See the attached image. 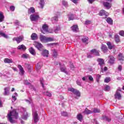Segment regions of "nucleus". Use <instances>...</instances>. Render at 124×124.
I'll return each mask as SVG.
<instances>
[{
    "label": "nucleus",
    "mask_w": 124,
    "mask_h": 124,
    "mask_svg": "<svg viewBox=\"0 0 124 124\" xmlns=\"http://www.w3.org/2000/svg\"><path fill=\"white\" fill-rule=\"evenodd\" d=\"M18 119V113L16 111V109L13 110L8 114V121L11 123V124H15L16 121L13 120V118Z\"/></svg>",
    "instance_id": "f257e3e1"
},
{
    "label": "nucleus",
    "mask_w": 124,
    "mask_h": 124,
    "mask_svg": "<svg viewBox=\"0 0 124 124\" xmlns=\"http://www.w3.org/2000/svg\"><path fill=\"white\" fill-rule=\"evenodd\" d=\"M40 40L42 43H47V42H52V41H54V38L40 35Z\"/></svg>",
    "instance_id": "f03ea898"
},
{
    "label": "nucleus",
    "mask_w": 124,
    "mask_h": 124,
    "mask_svg": "<svg viewBox=\"0 0 124 124\" xmlns=\"http://www.w3.org/2000/svg\"><path fill=\"white\" fill-rule=\"evenodd\" d=\"M68 92H71L74 93V94H75L77 96H78V97H80L81 96V93L78 90H77L76 89H74L73 88H70L68 89Z\"/></svg>",
    "instance_id": "7ed1b4c3"
},
{
    "label": "nucleus",
    "mask_w": 124,
    "mask_h": 124,
    "mask_svg": "<svg viewBox=\"0 0 124 124\" xmlns=\"http://www.w3.org/2000/svg\"><path fill=\"white\" fill-rule=\"evenodd\" d=\"M121 89H118L115 94H114V98H115V99H118V100H121V99H122V94H121V93H120V92H121Z\"/></svg>",
    "instance_id": "20e7f679"
},
{
    "label": "nucleus",
    "mask_w": 124,
    "mask_h": 124,
    "mask_svg": "<svg viewBox=\"0 0 124 124\" xmlns=\"http://www.w3.org/2000/svg\"><path fill=\"white\" fill-rule=\"evenodd\" d=\"M32 115L34 123H37V122L39 121V119L38 118V114H37V112H36L35 110H33Z\"/></svg>",
    "instance_id": "39448f33"
},
{
    "label": "nucleus",
    "mask_w": 124,
    "mask_h": 124,
    "mask_svg": "<svg viewBox=\"0 0 124 124\" xmlns=\"http://www.w3.org/2000/svg\"><path fill=\"white\" fill-rule=\"evenodd\" d=\"M21 110L24 112L23 115L22 116V119L25 120H27L28 118H29V114H28V112H27L26 109L22 108H21Z\"/></svg>",
    "instance_id": "423d86ee"
},
{
    "label": "nucleus",
    "mask_w": 124,
    "mask_h": 124,
    "mask_svg": "<svg viewBox=\"0 0 124 124\" xmlns=\"http://www.w3.org/2000/svg\"><path fill=\"white\" fill-rule=\"evenodd\" d=\"M13 40L14 41H16L17 44H19V43H20V42H22V41L24 40V36L21 35L17 37H14L13 39Z\"/></svg>",
    "instance_id": "0eeeda50"
},
{
    "label": "nucleus",
    "mask_w": 124,
    "mask_h": 124,
    "mask_svg": "<svg viewBox=\"0 0 124 124\" xmlns=\"http://www.w3.org/2000/svg\"><path fill=\"white\" fill-rule=\"evenodd\" d=\"M39 18V16L38 15L32 14L30 16V20L33 22H36Z\"/></svg>",
    "instance_id": "6e6552de"
},
{
    "label": "nucleus",
    "mask_w": 124,
    "mask_h": 124,
    "mask_svg": "<svg viewBox=\"0 0 124 124\" xmlns=\"http://www.w3.org/2000/svg\"><path fill=\"white\" fill-rule=\"evenodd\" d=\"M97 62H98L99 65L101 66L102 71H103V65L105 64L104 60H103V59L98 58L97 60Z\"/></svg>",
    "instance_id": "1a4fd4ad"
},
{
    "label": "nucleus",
    "mask_w": 124,
    "mask_h": 124,
    "mask_svg": "<svg viewBox=\"0 0 124 124\" xmlns=\"http://www.w3.org/2000/svg\"><path fill=\"white\" fill-rule=\"evenodd\" d=\"M34 46L39 51H41V49L43 48V46L40 43H38V42H35L34 43Z\"/></svg>",
    "instance_id": "9d476101"
},
{
    "label": "nucleus",
    "mask_w": 124,
    "mask_h": 124,
    "mask_svg": "<svg viewBox=\"0 0 124 124\" xmlns=\"http://www.w3.org/2000/svg\"><path fill=\"white\" fill-rule=\"evenodd\" d=\"M60 65V70L62 72H63L65 74H68V73L67 72V71H66V67H65V65L64 64L62 65L61 63L59 64Z\"/></svg>",
    "instance_id": "9b49d317"
},
{
    "label": "nucleus",
    "mask_w": 124,
    "mask_h": 124,
    "mask_svg": "<svg viewBox=\"0 0 124 124\" xmlns=\"http://www.w3.org/2000/svg\"><path fill=\"white\" fill-rule=\"evenodd\" d=\"M58 15H60V13H57L56 16H54V17H52L51 21L53 24L54 23H56V22H58L59 18H58Z\"/></svg>",
    "instance_id": "f8f14e48"
},
{
    "label": "nucleus",
    "mask_w": 124,
    "mask_h": 124,
    "mask_svg": "<svg viewBox=\"0 0 124 124\" xmlns=\"http://www.w3.org/2000/svg\"><path fill=\"white\" fill-rule=\"evenodd\" d=\"M101 48L103 53H107L108 52V47H107L106 45L102 44Z\"/></svg>",
    "instance_id": "ddd939ff"
},
{
    "label": "nucleus",
    "mask_w": 124,
    "mask_h": 124,
    "mask_svg": "<svg viewBox=\"0 0 124 124\" xmlns=\"http://www.w3.org/2000/svg\"><path fill=\"white\" fill-rule=\"evenodd\" d=\"M17 67L19 69V74L22 76L24 75V73H25V71L24 70V68H23V67H22V65H18Z\"/></svg>",
    "instance_id": "4468645a"
},
{
    "label": "nucleus",
    "mask_w": 124,
    "mask_h": 124,
    "mask_svg": "<svg viewBox=\"0 0 124 124\" xmlns=\"http://www.w3.org/2000/svg\"><path fill=\"white\" fill-rule=\"evenodd\" d=\"M17 50H21V51H25L27 50V47L24 45H21L17 46Z\"/></svg>",
    "instance_id": "2eb2a0df"
},
{
    "label": "nucleus",
    "mask_w": 124,
    "mask_h": 124,
    "mask_svg": "<svg viewBox=\"0 0 124 124\" xmlns=\"http://www.w3.org/2000/svg\"><path fill=\"white\" fill-rule=\"evenodd\" d=\"M107 45H108V49H109V50H112V49H114V48H115L114 44H112L110 42H108L107 43Z\"/></svg>",
    "instance_id": "dca6fc26"
},
{
    "label": "nucleus",
    "mask_w": 124,
    "mask_h": 124,
    "mask_svg": "<svg viewBox=\"0 0 124 124\" xmlns=\"http://www.w3.org/2000/svg\"><path fill=\"white\" fill-rule=\"evenodd\" d=\"M91 53L94 55L95 56H99V51L95 49H93L91 50Z\"/></svg>",
    "instance_id": "f3484780"
},
{
    "label": "nucleus",
    "mask_w": 124,
    "mask_h": 124,
    "mask_svg": "<svg viewBox=\"0 0 124 124\" xmlns=\"http://www.w3.org/2000/svg\"><path fill=\"white\" fill-rule=\"evenodd\" d=\"M42 66V62H39L38 63H37L36 65V69L37 72H39V70H40V69H41Z\"/></svg>",
    "instance_id": "a211bd4d"
},
{
    "label": "nucleus",
    "mask_w": 124,
    "mask_h": 124,
    "mask_svg": "<svg viewBox=\"0 0 124 124\" xmlns=\"http://www.w3.org/2000/svg\"><path fill=\"white\" fill-rule=\"evenodd\" d=\"M109 61L108 62L110 64H114V62H115V58L112 56H109L108 57Z\"/></svg>",
    "instance_id": "6ab92c4d"
},
{
    "label": "nucleus",
    "mask_w": 124,
    "mask_h": 124,
    "mask_svg": "<svg viewBox=\"0 0 124 124\" xmlns=\"http://www.w3.org/2000/svg\"><path fill=\"white\" fill-rule=\"evenodd\" d=\"M43 30H42V33L45 34L46 32H48V26L46 25H44L42 27Z\"/></svg>",
    "instance_id": "aec40b11"
},
{
    "label": "nucleus",
    "mask_w": 124,
    "mask_h": 124,
    "mask_svg": "<svg viewBox=\"0 0 124 124\" xmlns=\"http://www.w3.org/2000/svg\"><path fill=\"white\" fill-rule=\"evenodd\" d=\"M103 4L107 9H109V8H111V6H112V5L108 2H104Z\"/></svg>",
    "instance_id": "412c9836"
},
{
    "label": "nucleus",
    "mask_w": 124,
    "mask_h": 124,
    "mask_svg": "<svg viewBox=\"0 0 124 124\" xmlns=\"http://www.w3.org/2000/svg\"><path fill=\"white\" fill-rule=\"evenodd\" d=\"M72 31H74L75 32H78V31H79V28H78V26L77 25H74L71 28Z\"/></svg>",
    "instance_id": "4be33fe9"
},
{
    "label": "nucleus",
    "mask_w": 124,
    "mask_h": 124,
    "mask_svg": "<svg viewBox=\"0 0 124 124\" xmlns=\"http://www.w3.org/2000/svg\"><path fill=\"white\" fill-rule=\"evenodd\" d=\"M29 50L30 53H31L32 56H35V55H36V52H35V50H34L33 47H31Z\"/></svg>",
    "instance_id": "5701e85b"
},
{
    "label": "nucleus",
    "mask_w": 124,
    "mask_h": 124,
    "mask_svg": "<svg viewBox=\"0 0 124 124\" xmlns=\"http://www.w3.org/2000/svg\"><path fill=\"white\" fill-rule=\"evenodd\" d=\"M42 55L43 57H46L48 58V55H49V51L47 50H44L42 52Z\"/></svg>",
    "instance_id": "b1692460"
},
{
    "label": "nucleus",
    "mask_w": 124,
    "mask_h": 124,
    "mask_svg": "<svg viewBox=\"0 0 124 124\" xmlns=\"http://www.w3.org/2000/svg\"><path fill=\"white\" fill-rule=\"evenodd\" d=\"M10 91V88L6 87L4 88V95H8L9 94V91Z\"/></svg>",
    "instance_id": "393cba45"
},
{
    "label": "nucleus",
    "mask_w": 124,
    "mask_h": 124,
    "mask_svg": "<svg viewBox=\"0 0 124 124\" xmlns=\"http://www.w3.org/2000/svg\"><path fill=\"white\" fill-rule=\"evenodd\" d=\"M4 62L5 63H13V60L8 58H5L4 59Z\"/></svg>",
    "instance_id": "a878e982"
},
{
    "label": "nucleus",
    "mask_w": 124,
    "mask_h": 124,
    "mask_svg": "<svg viewBox=\"0 0 124 124\" xmlns=\"http://www.w3.org/2000/svg\"><path fill=\"white\" fill-rule=\"evenodd\" d=\"M37 38H38V37H37V34H36V33H32V34L31 35V39H32V40H36Z\"/></svg>",
    "instance_id": "bb28decb"
},
{
    "label": "nucleus",
    "mask_w": 124,
    "mask_h": 124,
    "mask_svg": "<svg viewBox=\"0 0 124 124\" xmlns=\"http://www.w3.org/2000/svg\"><path fill=\"white\" fill-rule=\"evenodd\" d=\"M99 15L100 16H107V12H106L104 10H102L100 11Z\"/></svg>",
    "instance_id": "cd10ccee"
},
{
    "label": "nucleus",
    "mask_w": 124,
    "mask_h": 124,
    "mask_svg": "<svg viewBox=\"0 0 124 124\" xmlns=\"http://www.w3.org/2000/svg\"><path fill=\"white\" fill-rule=\"evenodd\" d=\"M35 12V9L33 7H31L28 9V14H33Z\"/></svg>",
    "instance_id": "c85d7f7f"
},
{
    "label": "nucleus",
    "mask_w": 124,
    "mask_h": 124,
    "mask_svg": "<svg viewBox=\"0 0 124 124\" xmlns=\"http://www.w3.org/2000/svg\"><path fill=\"white\" fill-rule=\"evenodd\" d=\"M75 19H76V18H75V15H72V14L68 15V20L69 21L75 20Z\"/></svg>",
    "instance_id": "c756f323"
},
{
    "label": "nucleus",
    "mask_w": 124,
    "mask_h": 124,
    "mask_svg": "<svg viewBox=\"0 0 124 124\" xmlns=\"http://www.w3.org/2000/svg\"><path fill=\"white\" fill-rule=\"evenodd\" d=\"M84 114H86V115H89V114L93 113V111L90 110L88 109V108H86L85 110L83 112Z\"/></svg>",
    "instance_id": "7c9ffc66"
},
{
    "label": "nucleus",
    "mask_w": 124,
    "mask_h": 124,
    "mask_svg": "<svg viewBox=\"0 0 124 124\" xmlns=\"http://www.w3.org/2000/svg\"><path fill=\"white\" fill-rule=\"evenodd\" d=\"M4 21V16H3V13L0 11V23Z\"/></svg>",
    "instance_id": "2f4dec72"
},
{
    "label": "nucleus",
    "mask_w": 124,
    "mask_h": 124,
    "mask_svg": "<svg viewBox=\"0 0 124 124\" xmlns=\"http://www.w3.org/2000/svg\"><path fill=\"white\" fill-rule=\"evenodd\" d=\"M114 40L116 43H119L120 41V36L119 35H114Z\"/></svg>",
    "instance_id": "473e14b6"
},
{
    "label": "nucleus",
    "mask_w": 124,
    "mask_h": 124,
    "mask_svg": "<svg viewBox=\"0 0 124 124\" xmlns=\"http://www.w3.org/2000/svg\"><path fill=\"white\" fill-rule=\"evenodd\" d=\"M106 21H107L109 25H113V20H112V18L108 17L106 19Z\"/></svg>",
    "instance_id": "72a5a7b5"
},
{
    "label": "nucleus",
    "mask_w": 124,
    "mask_h": 124,
    "mask_svg": "<svg viewBox=\"0 0 124 124\" xmlns=\"http://www.w3.org/2000/svg\"><path fill=\"white\" fill-rule=\"evenodd\" d=\"M16 96H18V94L17 93H15L14 95L12 96V98H13V102H14V101H16V100H17V98H16Z\"/></svg>",
    "instance_id": "f704fd0d"
},
{
    "label": "nucleus",
    "mask_w": 124,
    "mask_h": 124,
    "mask_svg": "<svg viewBox=\"0 0 124 124\" xmlns=\"http://www.w3.org/2000/svg\"><path fill=\"white\" fill-rule=\"evenodd\" d=\"M77 118L80 122H82V120H83V116L81 114H78L77 116Z\"/></svg>",
    "instance_id": "c9c22d12"
},
{
    "label": "nucleus",
    "mask_w": 124,
    "mask_h": 124,
    "mask_svg": "<svg viewBox=\"0 0 124 124\" xmlns=\"http://www.w3.org/2000/svg\"><path fill=\"white\" fill-rule=\"evenodd\" d=\"M124 55H123V54L120 53L118 55V60L119 61H124Z\"/></svg>",
    "instance_id": "e433bc0d"
},
{
    "label": "nucleus",
    "mask_w": 124,
    "mask_h": 124,
    "mask_svg": "<svg viewBox=\"0 0 124 124\" xmlns=\"http://www.w3.org/2000/svg\"><path fill=\"white\" fill-rule=\"evenodd\" d=\"M43 94L45 95H46V96H49V97H51V96H52V94L49 92H43Z\"/></svg>",
    "instance_id": "4c0bfd02"
},
{
    "label": "nucleus",
    "mask_w": 124,
    "mask_h": 124,
    "mask_svg": "<svg viewBox=\"0 0 124 124\" xmlns=\"http://www.w3.org/2000/svg\"><path fill=\"white\" fill-rule=\"evenodd\" d=\"M81 40L83 43H86L88 42V40H89V38L87 37H83L82 39Z\"/></svg>",
    "instance_id": "58836bf2"
},
{
    "label": "nucleus",
    "mask_w": 124,
    "mask_h": 124,
    "mask_svg": "<svg viewBox=\"0 0 124 124\" xmlns=\"http://www.w3.org/2000/svg\"><path fill=\"white\" fill-rule=\"evenodd\" d=\"M103 120L107 122H111V119L106 116H103Z\"/></svg>",
    "instance_id": "ea45409f"
},
{
    "label": "nucleus",
    "mask_w": 124,
    "mask_h": 124,
    "mask_svg": "<svg viewBox=\"0 0 124 124\" xmlns=\"http://www.w3.org/2000/svg\"><path fill=\"white\" fill-rule=\"evenodd\" d=\"M0 35H1V36H3L4 38H8V36L5 34V33L2 32V31H0Z\"/></svg>",
    "instance_id": "a19ab883"
},
{
    "label": "nucleus",
    "mask_w": 124,
    "mask_h": 124,
    "mask_svg": "<svg viewBox=\"0 0 124 124\" xmlns=\"http://www.w3.org/2000/svg\"><path fill=\"white\" fill-rule=\"evenodd\" d=\"M60 31H61V27H60V26H57L54 28V31L55 33H57V32Z\"/></svg>",
    "instance_id": "79ce46f5"
},
{
    "label": "nucleus",
    "mask_w": 124,
    "mask_h": 124,
    "mask_svg": "<svg viewBox=\"0 0 124 124\" xmlns=\"http://www.w3.org/2000/svg\"><path fill=\"white\" fill-rule=\"evenodd\" d=\"M52 52L53 57L54 58H57V57L58 56V52H57V50H56L55 49H53L52 50Z\"/></svg>",
    "instance_id": "37998d69"
},
{
    "label": "nucleus",
    "mask_w": 124,
    "mask_h": 124,
    "mask_svg": "<svg viewBox=\"0 0 124 124\" xmlns=\"http://www.w3.org/2000/svg\"><path fill=\"white\" fill-rule=\"evenodd\" d=\"M21 58H22L23 59H28V58H30V56L29 55V54H23L21 55Z\"/></svg>",
    "instance_id": "c03bdc74"
},
{
    "label": "nucleus",
    "mask_w": 124,
    "mask_h": 124,
    "mask_svg": "<svg viewBox=\"0 0 124 124\" xmlns=\"http://www.w3.org/2000/svg\"><path fill=\"white\" fill-rule=\"evenodd\" d=\"M40 82L44 89V90H45V88L44 87V80H43V78H40Z\"/></svg>",
    "instance_id": "a18cd8bd"
},
{
    "label": "nucleus",
    "mask_w": 124,
    "mask_h": 124,
    "mask_svg": "<svg viewBox=\"0 0 124 124\" xmlns=\"http://www.w3.org/2000/svg\"><path fill=\"white\" fill-rule=\"evenodd\" d=\"M40 5H41V8H43V6H44V0H40Z\"/></svg>",
    "instance_id": "49530a36"
},
{
    "label": "nucleus",
    "mask_w": 124,
    "mask_h": 124,
    "mask_svg": "<svg viewBox=\"0 0 124 124\" xmlns=\"http://www.w3.org/2000/svg\"><path fill=\"white\" fill-rule=\"evenodd\" d=\"M93 113H100V110L98 108H94Z\"/></svg>",
    "instance_id": "de8ad7c7"
},
{
    "label": "nucleus",
    "mask_w": 124,
    "mask_h": 124,
    "mask_svg": "<svg viewBox=\"0 0 124 124\" xmlns=\"http://www.w3.org/2000/svg\"><path fill=\"white\" fill-rule=\"evenodd\" d=\"M104 91L106 92H108L110 91V86L107 85L105 87Z\"/></svg>",
    "instance_id": "09e8293b"
},
{
    "label": "nucleus",
    "mask_w": 124,
    "mask_h": 124,
    "mask_svg": "<svg viewBox=\"0 0 124 124\" xmlns=\"http://www.w3.org/2000/svg\"><path fill=\"white\" fill-rule=\"evenodd\" d=\"M70 68L71 70H74L75 67L74 66V65H73V63H70Z\"/></svg>",
    "instance_id": "8fccbe9b"
},
{
    "label": "nucleus",
    "mask_w": 124,
    "mask_h": 124,
    "mask_svg": "<svg viewBox=\"0 0 124 124\" xmlns=\"http://www.w3.org/2000/svg\"><path fill=\"white\" fill-rule=\"evenodd\" d=\"M110 81V78H106L104 80L105 83H109Z\"/></svg>",
    "instance_id": "3c124183"
},
{
    "label": "nucleus",
    "mask_w": 124,
    "mask_h": 124,
    "mask_svg": "<svg viewBox=\"0 0 124 124\" xmlns=\"http://www.w3.org/2000/svg\"><path fill=\"white\" fill-rule=\"evenodd\" d=\"M62 116H63V117H66L67 116V112L62 111L61 112Z\"/></svg>",
    "instance_id": "603ef678"
},
{
    "label": "nucleus",
    "mask_w": 124,
    "mask_h": 124,
    "mask_svg": "<svg viewBox=\"0 0 124 124\" xmlns=\"http://www.w3.org/2000/svg\"><path fill=\"white\" fill-rule=\"evenodd\" d=\"M101 77V76H100V75H97V76L96 77L97 82H99V79H100Z\"/></svg>",
    "instance_id": "864d4df0"
},
{
    "label": "nucleus",
    "mask_w": 124,
    "mask_h": 124,
    "mask_svg": "<svg viewBox=\"0 0 124 124\" xmlns=\"http://www.w3.org/2000/svg\"><path fill=\"white\" fill-rule=\"evenodd\" d=\"M91 23H92V21H91V20H86L85 21V25L88 26V25H91Z\"/></svg>",
    "instance_id": "5fc2aeb1"
},
{
    "label": "nucleus",
    "mask_w": 124,
    "mask_h": 124,
    "mask_svg": "<svg viewBox=\"0 0 124 124\" xmlns=\"http://www.w3.org/2000/svg\"><path fill=\"white\" fill-rule=\"evenodd\" d=\"M29 88L30 89H31V90H32V91H36L35 88H34V87H33V86L31 85V84H30V85L29 86Z\"/></svg>",
    "instance_id": "6e6d98bb"
},
{
    "label": "nucleus",
    "mask_w": 124,
    "mask_h": 124,
    "mask_svg": "<svg viewBox=\"0 0 124 124\" xmlns=\"http://www.w3.org/2000/svg\"><path fill=\"white\" fill-rule=\"evenodd\" d=\"M23 83H24V85H31V83L30 82H29L28 80H24L23 81Z\"/></svg>",
    "instance_id": "4d7b16f0"
},
{
    "label": "nucleus",
    "mask_w": 124,
    "mask_h": 124,
    "mask_svg": "<svg viewBox=\"0 0 124 124\" xmlns=\"http://www.w3.org/2000/svg\"><path fill=\"white\" fill-rule=\"evenodd\" d=\"M88 79L90 81H91L92 82H93V77L92 76H89Z\"/></svg>",
    "instance_id": "13d9d810"
},
{
    "label": "nucleus",
    "mask_w": 124,
    "mask_h": 124,
    "mask_svg": "<svg viewBox=\"0 0 124 124\" xmlns=\"http://www.w3.org/2000/svg\"><path fill=\"white\" fill-rule=\"evenodd\" d=\"M119 34L121 36H124V31H121L119 32Z\"/></svg>",
    "instance_id": "bf43d9fd"
},
{
    "label": "nucleus",
    "mask_w": 124,
    "mask_h": 124,
    "mask_svg": "<svg viewBox=\"0 0 124 124\" xmlns=\"http://www.w3.org/2000/svg\"><path fill=\"white\" fill-rule=\"evenodd\" d=\"M10 9L11 11H14V10H15V7L14 6H11L10 7Z\"/></svg>",
    "instance_id": "052dcab7"
},
{
    "label": "nucleus",
    "mask_w": 124,
    "mask_h": 124,
    "mask_svg": "<svg viewBox=\"0 0 124 124\" xmlns=\"http://www.w3.org/2000/svg\"><path fill=\"white\" fill-rule=\"evenodd\" d=\"M62 4H63L64 6L67 5V2L66 1H64V0L62 1Z\"/></svg>",
    "instance_id": "680f3d73"
},
{
    "label": "nucleus",
    "mask_w": 124,
    "mask_h": 124,
    "mask_svg": "<svg viewBox=\"0 0 124 124\" xmlns=\"http://www.w3.org/2000/svg\"><path fill=\"white\" fill-rule=\"evenodd\" d=\"M118 69L119 71H122V70L123 69V67L122 66V65H119L118 67Z\"/></svg>",
    "instance_id": "e2e57ef3"
},
{
    "label": "nucleus",
    "mask_w": 124,
    "mask_h": 124,
    "mask_svg": "<svg viewBox=\"0 0 124 124\" xmlns=\"http://www.w3.org/2000/svg\"><path fill=\"white\" fill-rule=\"evenodd\" d=\"M77 85H78V86H81L82 82H80V81H79V80H77Z\"/></svg>",
    "instance_id": "0e129e2a"
},
{
    "label": "nucleus",
    "mask_w": 124,
    "mask_h": 124,
    "mask_svg": "<svg viewBox=\"0 0 124 124\" xmlns=\"http://www.w3.org/2000/svg\"><path fill=\"white\" fill-rule=\"evenodd\" d=\"M87 58L88 59H91V58H93V56H92V54H87Z\"/></svg>",
    "instance_id": "69168bd1"
},
{
    "label": "nucleus",
    "mask_w": 124,
    "mask_h": 124,
    "mask_svg": "<svg viewBox=\"0 0 124 124\" xmlns=\"http://www.w3.org/2000/svg\"><path fill=\"white\" fill-rule=\"evenodd\" d=\"M25 101L28 103V104H31V101L28 100V99H25Z\"/></svg>",
    "instance_id": "338daca9"
},
{
    "label": "nucleus",
    "mask_w": 124,
    "mask_h": 124,
    "mask_svg": "<svg viewBox=\"0 0 124 124\" xmlns=\"http://www.w3.org/2000/svg\"><path fill=\"white\" fill-rule=\"evenodd\" d=\"M93 124H98V122H97V121H96V119H94Z\"/></svg>",
    "instance_id": "774afa93"
}]
</instances>
